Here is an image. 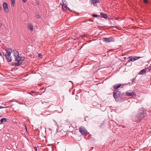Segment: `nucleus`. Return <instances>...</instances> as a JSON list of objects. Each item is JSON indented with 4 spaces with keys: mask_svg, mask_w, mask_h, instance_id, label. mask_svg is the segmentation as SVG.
<instances>
[{
    "mask_svg": "<svg viewBox=\"0 0 151 151\" xmlns=\"http://www.w3.org/2000/svg\"><path fill=\"white\" fill-rule=\"evenodd\" d=\"M14 56V58L15 60L17 62L16 63V65L18 66L21 65L25 59L24 57H19V55L18 52L16 50H14L13 51L11 48H9L3 52V54L4 56L6 58V59L8 62H10L12 59V57H11L10 55L12 52Z\"/></svg>",
    "mask_w": 151,
    "mask_h": 151,
    "instance_id": "nucleus-1",
    "label": "nucleus"
},
{
    "mask_svg": "<svg viewBox=\"0 0 151 151\" xmlns=\"http://www.w3.org/2000/svg\"><path fill=\"white\" fill-rule=\"evenodd\" d=\"M113 96L116 101H123L126 97L125 93H121L118 90H114L113 92Z\"/></svg>",
    "mask_w": 151,
    "mask_h": 151,
    "instance_id": "nucleus-2",
    "label": "nucleus"
},
{
    "mask_svg": "<svg viewBox=\"0 0 151 151\" xmlns=\"http://www.w3.org/2000/svg\"><path fill=\"white\" fill-rule=\"evenodd\" d=\"M146 115V109L143 108H140L138 111L137 115L135 117V121L138 122H140L141 120Z\"/></svg>",
    "mask_w": 151,
    "mask_h": 151,
    "instance_id": "nucleus-3",
    "label": "nucleus"
},
{
    "mask_svg": "<svg viewBox=\"0 0 151 151\" xmlns=\"http://www.w3.org/2000/svg\"><path fill=\"white\" fill-rule=\"evenodd\" d=\"M142 58V57H138L136 56L129 57L127 58L128 62L134 61Z\"/></svg>",
    "mask_w": 151,
    "mask_h": 151,
    "instance_id": "nucleus-4",
    "label": "nucleus"
},
{
    "mask_svg": "<svg viewBox=\"0 0 151 151\" xmlns=\"http://www.w3.org/2000/svg\"><path fill=\"white\" fill-rule=\"evenodd\" d=\"M79 130L81 133L83 135L85 134L87 132L85 128L83 127H81L79 129Z\"/></svg>",
    "mask_w": 151,
    "mask_h": 151,
    "instance_id": "nucleus-5",
    "label": "nucleus"
},
{
    "mask_svg": "<svg viewBox=\"0 0 151 151\" xmlns=\"http://www.w3.org/2000/svg\"><path fill=\"white\" fill-rule=\"evenodd\" d=\"M103 40L106 42H110L114 41V38L112 37L109 38H103Z\"/></svg>",
    "mask_w": 151,
    "mask_h": 151,
    "instance_id": "nucleus-6",
    "label": "nucleus"
},
{
    "mask_svg": "<svg viewBox=\"0 0 151 151\" xmlns=\"http://www.w3.org/2000/svg\"><path fill=\"white\" fill-rule=\"evenodd\" d=\"M128 83L127 84H122L121 83H118V84H116L114 85L113 86V88L115 89V90H117V89L119 88L122 85V86H124L125 85H127L128 83Z\"/></svg>",
    "mask_w": 151,
    "mask_h": 151,
    "instance_id": "nucleus-7",
    "label": "nucleus"
},
{
    "mask_svg": "<svg viewBox=\"0 0 151 151\" xmlns=\"http://www.w3.org/2000/svg\"><path fill=\"white\" fill-rule=\"evenodd\" d=\"M125 96H132L134 97L136 95V93L134 91H132L131 93L127 92L125 93Z\"/></svg>",
    "mask_w": 151,
    "mask_h": 151,
    "instance_id": "nucleus-8",
    "label": "nucleus"
},
{
    "mask_svg": "<svg viewBox=\"0 0 151 151\" xmlns=\"http://www.w3.org/2000/svg\"><path fill=\"white\" fill-rule=\"evenodd\" d=\"M3 6L5 12L6 13H8L9 12L8 6L6 2H4L3 3Z\"/></svg>",
    "mask_w": 151,
    "mask_h": 151,
    "instance_id": "nucleus-9",
    "label": "nucleus"
},
{
    "mask_svg": "<svg viewBox=\"0 0 151 151\" xmlns=\"http://www.w3.org/2000/svg\"><path fill=\"white\" fill-rule=\"evenodd\" d=\"M62 8L64 11L66 10L67 9H68V10H70V9L67 7V5L64 3V2L63 3V4L62 6Z\"/></svg>",
    "mask_w": 151,
    "mask_h": 151,
    "instance_id": "nucleus-10",
    "label": "nucleus"
},
{
    "mask_svg": "<svg viewBox=\"0 0 151 151\" xmlns=\"http://www.w3.org/2000/svg\"><path fill=\"white\" fill-rule=\"evenodd\" d=\"M91 3L92 4H94L97 3H99V0H91L90 1Z\"/></svg>",
    "mask_w": 151,
    "mask_h": 151,
    "instance_id": "nucleus-11",
    "label": "nucleus"
},
{
    "mask_svg": "<svg viewBox=\"0 0 151 151\" xmlns=\"http://www.w3.org/2000/svg\"><path fill=\"white\" fill-rule=\"evenodd\" d=\"M93 69H91V70L93 72H94V73L97 72L98 71V70H99L101 68H98V69H97V68H96V67H93Z\"/></svg>",
    "mask_w": 151,
    "mask_h": 151,
    "instance_id": "nucleus-12",
    "label": "nucleus"
},
{
    "mask_svg": "<svg viewBox=\"0 0 151 151\" xmlns=\"http://www.w3.org/2000/svg\"><path fill=\"white\" fill-rule=\"evenodd\" d=\"M146 73V70H145V69H143L141 71H140L138 73V74L139 75H142L143 74H145Z\"/></svg>",
    "mask_w": 151,
    "mask_h": 151,
    "instance_id": "nucleus-13",
    "label": "nucleus"
},
{
    "mask_svg": "<svg viewBox=\"0 0 151 151\" xmlns=\"http://www.w3.org/2000/svg\"><path fill=\"white\" fill-rule=\"evenodd\" d=\"M28 28L31 30V31H32L33 30V26L32 25L30 24H29L28 27Z\"/></svg>",
    "mask_w": 151,
    "mask_h": 151,
    "instance_id": "nucleus-14",
    "label": "nucleus"
},
{
    "mask_svg": "<svg viewBox=\"0 0 151 151\" xmlns=\"http://www.w3.org/2000/svg\"><path fill=\"white\" fill-rule=\"evenodd\" d=\"M6 121V119L4 118H1L0 120V122L1 124H2L4 122H5Z\"/></svg>",
    "mask_w": 151,
    "mask_h": 151,
    "instance_id": "nucleus-15",
    "label": "nucleus"
},
{
    "mask_svg": "<svg viewBox=\"0 0 151 151\" xmlns=\"http://www.w3.org/2000/svg\"><path fill=\"white\" fill-rule=\"evenodd\" d=\"M145 69L146 70V72H149L151 70V67H148L145 68Z\"/></svg>",
    "mask_w": 151,
    "mask_h": 151,
    "instance_id": "nucleus-16",
    "label": "nucleus"
},
{
    "mask_svg": "<svg viewBox=\"0 0 151 151\" xmlns=\"http://www.w3.org/2000/svg\"><path fill=\"white\" fill-rule=\"evenodd\" d=\"M101 14L102 17H103L105 18H107V15L106 14L102 13H101Z\"/></svg>",
    "mask_w": 151,
    "mask_h": 151,
    "instance_id": "nucleus-17",
    "label": "nucleus"
},
{
    "mask_svg": "<svg viewBox=\"0 0 151 151\" xmlns=\"http://www.w3.org/2000/svg\"><path fill=\"white\" fill-rule=\"evenodd\" d=\"M11 1L12 3V6H14L15 3V0H11Z\"/></svg>",
    "mask_w": 151,
    "mask_h": 151,
    "instance_id": "nucleus-18",
    "label": "nucleus"
},
{
    "mask_svg": "<svg viewBox=\"0 0 151 151\" xmlns=\"http://www.w3.org/2000/svg\"><path fill=\"white\" fill-rule=\"evenodd\" d=\"M32 150V151H37V147H34Z\"/></svg>",
    "mask_w": 151,
    "mask_h": 151,
    "instance_id": "nucleus-19",
    "label": "nucleus"
},
{
    "mask_svg": "<svg viewBox=\"0 0 151 151\" xmlns=\"http://www.w3.org/2000/svg\"><path fill=\"white\" fill-rule=\"evenodd\" d=\"M126 57H125L124 55H123L121 57V59L122 60H125L126 59Z\"/></svg>",
    "mask_w": 151,
    "mask_h": 151,
    "instance_id": "nucleus-20",
    "label": "nucleus"
},
{
    "mask_svg": "<svg viewBox=\"0 0 151 151\" xmlns=\"http://www.w3.org/2000/svg\"><path fill=\"white\" fill-rule=\"evenodd\" d=\"M9 107V106H6V107H3L0 106V109H3V108H8Z\"/></svg>",
    "mask_w": 151,
    "mask_h": 151,
    "instance_id": "nucleus-21",
    "label": "nucleus"
},
{
    "mask_svg": "<svg viewBox=\"0 0 151 151\" xmlns=\"http://www.w3.org/2000/svg\"><path fill=\"white\" fill-rule=\"evenodd\" d=\"M143 1L146 4H147L149 3V2L147 0H144Z\"/></svg>",
    "mask_w": 151,
    "mask_h": 151,
    "instance_id": "nucleus-22",
    "label": "nucleus"
},
{
    "mask_svg": "<svg viewBox=\"0 0 151 151\" xmlns=\"http://www.w3.org/2000/svg\"><path fill=\"white\" fill-rule=\"evenodd\" d=\"M38 57L40 58H42V55H41V54H38Z\"/></svg>",
    "mask_w": 151,
    "mask_h": 151,
    "instance_id": "nucleus-23",
    "label": "nucleus"
},
{
    "mask_svg": "<svg viewBox=\"0 0 151 151\" xmlns=\"http://www.w3.org/2000/svg\"><path fill=\"white\" fill-rule=\"evenodd\" d=\"M93 16L94 17H99L100 16L99 15L93 14Z\"/></svg>",
    "mask_w": 151,
    "mask_h": 151,
    "instance_id": "nucleus-24",
    "label": "nucleus"
},
{
    "mask_svg": "<svg viewBox=\"0 0 151 151\" xmlns=\"http://www.w3.org/2000/svg\"><path fill=\"white\" fill-rule=\"evenodd\" d=\"M17 69H15V68H12L11 69V71H14L16 70Z\"/></svg>",
    "mask_w": 151,
    "mask_h": 151,
    "instance_id": "nucleus-25",
    "label": "nucleus"
},
{
    "mask_svg": "<svg viewBox=\"0 0 151 151\" xmlns=\"http://www.w3.org/2000/svg\"><path fill=\"white\" fill-rule=\"evenodd\" d=\"M86 36V34L83 35L82 36V37L83 38L84 37H85Z\"/></svg>",
    "mask_w": 151,
    "mask_h": 151,
    "instance_id": "nucleus-26",
    "label": "nucleus"
},
{
    "mask_svg": "<svg viewBox=\"0 0 151 151\" xmlns=\"http://www.w3.org/2000/svg\"><path fill=\"white\" fill-rule=\"evenodd\" d=\"M37 17L38 18H40L41 17L40 15H37Z\"/></svg>",
    "mask_w": 151,
    "mask_h": 151,
    "instance_id": "nucleus-27",
    "label": "nucleus"
},
{
    "mask_svg": "<svg viewBox=\"0 0 151 151\" xmlns=\"http://www.w3.org/2000/svg\"><path fill=\"white\" fill-rule=\"evenodd\" d=\"M22 0V1L24 2V3H25L27 1V0Z\"/></svg>",
    "mask_w": 151,
    "mask_h": 151,
    "instance_id": "nucleus-28",
    "label": "nucleus"
},
{
    "mask_svg": "<svg viewBox=\"0 0 151 151\" xmlns=\"http://www.w3.org/2000/svg\"><path fill=\"white\" fill-rule=\"evenodd\" d=\"M135 78H134V79H133L132 80V82H134L135 81Z\"/></svg>",
    "mask_w": 151,
    "mask_h": 151,
    "instance_id": "nucleus-29",
    "label": "nucleus"
},
{
    "mask_svg": "<svg viewBox=\"0 0 151 151\" xmlns=\"http://www.w3.org/2000/svg\"><path fill=\"white\" fill-rule=\"evenodd\" d=\"M2 26V24L0 23V27H1Z\"/></svg>",
    "mask_w": 151,
    "mask_h": 151,
    "instance_id": "nucleus-30",
    "label": "nucleus"
},
{
    "mask_svg": "<svg viewBox=\"0 0 151 151\" xmlns=\"http://www.w3.org/2000/svg\"><path fill=\"white\" fill-rule=\"evenodd\" d=\"M31 93H35V92L34 91H31Z\"/></svg>",
    "mask_w": 151,
    "mask_h": 151,
    "instance_id": "nucleus-31",
    "label": "nucleus"
},
{
    "mask_svg": "<svg viewBox=\"0 0 151 151\" xmlns=\"http://www.w3.org/2000/svg\"><path fill=\"white\" fill-rule=\"evenodd\" d=\"M1 9V7L0 6V10Z\"/></svg>",
    "mask_w": 151,
    "mask_h": 151,
    "instance_id": "nucleus-32",
    "label": "nucleus"
},
{
    "mask_svg": "<svg viewBox=\"0 0 151 151\" xmlns=\"http://www.w3.org/2000/svg\"><path fill=\"white\" fill-rule=\"evenodd\" d=\"M2 116H0V118Z\"/></svg>",
    "mask_w": 151,
    "mask_h": 151,
    "instance_id": "nucleus-33",
    "label": "nucleus"
},
{
    "mask_svg": "<svg viewBox=\"0 0 151 151\" xmlns=\"http://www.w3.org/2000/svg\"><path fill=\"white\" fill-rule=\"evenodd\" d=\"M123 127H125L124 126Z\"/></svg>",
    "mask_w": 151,
    "mask_h": 151,
    "instance_id": "nucleus-34",
    "label": "nucleus"
}]
</instances>
